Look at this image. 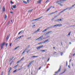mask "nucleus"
<instances>
[{
	"mask_svg": "<svg viewBox=\"0 0 75 75\" xmlns=\"http://www.w3.org/2000/svg\"><path fill=\"white\" fill-rule=\"evenodd\" d=\"M62 25V24H57L53 26V27H60Z\"/></svg>",
	"mask_w": 75,
	"mask_h": 75,
	"instance_id": "1",
	"label": "nucleus"
},
{
	"mask_svg": "<svg viewBox=\"0 0 75 75\" xmlns=\"http://www.w3.org/2000/svg\"><path fill=\"white\" fill-rule=\"evenodd\" d=\"M4 44H5V42L1 44L0 47L1 49H3V46H4Z\"/></svg>",
	"mask_w": 75,
	"mask_h": 75,
	"instance_id": "2",
	"label": "nucleus"
},
{
	"mask_svg": "<svg viewBox=\"0 0 75 75\" xmlns=\"http://www.w3.org/2000/svg\"><path fill=\"white\" fill-rule=\"evenodd\" d=\"M43 17V16H41V17H40L39 18L36 19H33V20L31 21H36V20H40V19H41V18H42Z\"/></svg>",
	"mask_w": 75,
	"mask_h": 75,
	"instance_id": "3",
	"label": "nucleus"
},
{
	"mask_svg": "<svg viewBox=\"0 0 75 75\" xmlns=\"http://www.w3.org/2000/svg\"><path fill=\"white\" fill-rule=\"evenodd\" d=\"M43 37V36H41L40 37L36 39L35 40H42V39L40 40V39H41V38H42Z\"/></svg>",
	"mask_w": 75,
	"mask_h": 75,
	"instance_id": "4",
	"label": "nucleus"
},
{
	"mask_svg": "<svg viewBox=\"0 0 75 75\" xmlns=\"http://www.w3.org/2000/svg\"><path fill=\"white\" fill-rule=\"evenodd\" d=\"M42 47H43V45H42L37 47L36 49H37V50H39L40 48H42Z\"/></svg>",
	"mask_w": 75,
	"mask_h": 75,
	"instance_id": "5",
	"label": "nucleus"
},
{
	"mask_svg": "<svg viewBox=\"0 0 75 75\" xmlns=\"http://www.w3.org/2000/svg\"><path fill=\"white\" fill-rule=\"evenodd\" d=\"M52 33V31H50L48 32H47V33L45 34V35H47V34H50V33Z\"/></svg>",
	"mask_w": 75,
	"mask_h": 75,
	"instance_id": "6",
	"label": "nucleus"
},
{
	"mask_svg": "<svg viewBox=\"0 0 75 75\" xmlns=\"http://www.w3.org/2000/svg\"><path fill=\"white\" fill-rule=\"evenodd\" d=\"M61 66H60L59 70L55 72V73H58V72H59L60 71V70H61Z\"/></svg>",
	"mask_w": 75,
	"mask_h": 75,
	"instance_id": "7",
	"label": "nucleus"
},
{
	"mask_svg": "<svg viewBox=\"0 0 75 75\" xmlns=\"http://www.w3.org/2000/svg\"><path fill=\"white\" fill-rule=\"evenodd\" d=\"M11 67H10L9 69V71L8 72V75H10V71H11Z\"/></svg>",
	"mask_w": 75,
	"mask_h": 75,
	"instance_id": "8",
	"label": "nucleus"
},
{
	"mask_svg": "<svg viewBox=\"0 0 75 75\" xmlns=\"http://www.w3.org/2000/svg\"><path fill=\"white\" fill-rule=\"evenodd\" d=\"M10 35H8L7 36L6 38V41H7V40H8V38H9V37H10Z\"/></svg>",
	"mask_w": 75,
	"mask_h": 75,
	"instance_id": "9",
	"label": "nucleus"
},
{
	"mask_svg": "<svg viewBox=\"0 0 75 75\" xmlns=\"http://www.w3.org/2000/svg\"><path fill=\"white\" fill-rule=\"evenodd\" d=\"M72 8H71V7H69L68 8H66L65 9V10H68V9H69V10H71V9Z\"/></svg>",
	"mask_w": 75,
	"mask_h": 75,
	"instance_id": "10",
	"label": "nucleus"
},
{
	"mask_svg": "<svg viewBox=\"0 0 75 75\" xmlns=\"http://www.w3.org/2000/svg\"><path fill=\"white\" fill-rule=\"evenodd\" d=\"M40 29H38L36 31H35L34 32V33H37L39 31H40Z\"/></svg>",
	"mask_w": 75,
	"mask_h": 75,
	"instance_id": "11",
	"label": "nucleus"
},
{
	"mask_svg": "<svg viewBox=\"0 0 75 75\" xmlns=\"http://www.w3.org/2000/svg\"><path fill=\"white\" fill-rule=\"evenodd\" d=\"M65 10H65V9H64L61 12H60V13H59V14H61V13H63V12L65 11Z\"/></svg>",
	"mask_w": 75,
	"mask_h": 75,
	"instance_id": "12",
	"label": "nucleus"
},
{
	"mask_svg": "<svg viewBox=\"0 0 75 75\" xmlns=\"http://www.w3.org/2000/svg\"><path fill=\"white\" fill-rule=\"evenodd\" d=\"M49 41V39H47L46 40L44 41L43 42V43H45L46 42H47V41Z\"/></svg>",
	"mask_w": 75,
	"mask_h": 75,
	"instance_id": "13",
	"label": "nucleus"
},
{
	"mask_svg": "<svg viewBox=\"0 0 75 75\" xmlns=\"http://www.w3.org/2000/svg\"><path fill=\"white\" fill-rule=\"evenodd\" d=\"M5 11H6V9H5L4 7L2 9V11L3 12H4Z\"/></svg>",
	"mask_w": 75,
	"mask_h": 75,
	"instance_id": "14",
	"label": "nucleus"
},
{
	"mask_svg": "<svg viewBox=\"0 0 75 75\" xmlns=\"http://www.w3.org/2000/svg\"><path fill=\"white\" fill-rule=\"evenodd\" d=\"M33 9H31L30 10H29L28 11V13H30V12H31V11H33Z\"/></svg>",
	"mask_w": 75,
	"mask_h": 75,
	"instance_id": "15",
	"label": "nucleus"
},
{
	"mask_svg": "<svg viewBox=\"0 0 75 75\" xmlns=\"http://www.w3.org/2000/svg\"><path fill=\"white\" fill-rule=\"evenodd\" d=\"M41 0H39L37 1L38 3V4H39V3H41Z\"/></svg>",
	"mask_w": 75,
	"mask_h": 75,
	"instance_id": "16",
	"label": "nucleus"
},
{
	"mask_svg": "<svg viewBox=\"0 0 75 75\" xmlns=\"http://www.w3.org/2000/svg\"><path fill=\"white\" fill-rule=\"evenodd\" d=\"M23 32H24V31L23 30H21V31L18 34V35H20V33H23Z\"/></svg>",
	"mask_w": 75,
	"mask_h": 75,
	"instance_id": "17",
	"label": "nucleus"
},
{
	"mask_svg": "<svg viewBox=\"0 0 75 75\" xmlns=\"http://www.w3.org/2000/svg\"><path fill=\"white\" fill-rule=\"evenodd\" d=\"M12 6L13 8H16V5H13Z\"/></svg>",
	"mask_w": 75,
	"mask_h": 75,
	"instance_id": "18",
	"label": "nucleus"
},
{
	"mask_svg": "<svg viewBox=\"0 0 75 75\" xmlns=\"http://www.w3.org/2000/svg\"><path fill=\"white\" fill-rule=\"evenodd\" d=\"M22 1H23V3L24 4H27V2H26L24 1H23V0H22Z\"/></svg>",
	"mask_w": 75,
	"mask_h": 75,
	"instance_id": "19",
	"label": "nucleus"
},
{
	"mask_svg": "<svg viewBox=\"0 0 75 75\" xmlns=\"http://www.w3.org/2000/svg\"><path fill=\"white\" fill-rule=\"evenodd\" d=\"M4 18L5 20H6V19H7V16L6 15H5Z\"/></svg>",
	"mask_w": 75,
	"mask_h": 75,
	"instance_id": "20",
	"label": "nucleus"
},
{
	"mask_svg": "<svg viewBox=\"0 0 75 75\" xmlns=\"http://www.w3.org/2000/svg\"><path fill=\"white\" fill-rule=\"evenodd\" d=\"M38 57V56H33L31 57V58H35V57Z\"/></svg>",
	"mask_w": 75,
	"mask_h": 75,
	"instance_id": "21",
	"label": "nucleus"
},
{
	"mask_svg": "<svg viewBox=\"0 0 75 75\" xmlns=\"http://www.w3.org/2000/svg\"><path fill=\"white\" fill-rule=\"evenodd\" d=\"M47 30L48 29H45L42 31V33H44L45 32V31H47Z\"/></svg>",
	"mask_w": 75,
	"mask_h": 75,
	"instance_id": "22",
	"label": "nucleus"
},
{
	"mask_svg": "<svg viewBox=\"0 0 75 75\" xmlns=\"http://www.w3.org/2000/svg\"><path fill=\"white\" fill-rule=\"evenodd\" d=\"M20 46H17L16 47L15 49H14L15 50H17V49L18 48H19Z\"/></svg>",
	"mask_w": 75,
	"mask_h": 75,
	"instance_id": "23",
	"label": "nucleus"
},
{
	"mask_svg": "<svg viewBox=\"0 0 75 75\" xmlns=\"http://www.w3.org/2000/svg\"><path fill=\"white\" fill-rule=\"evenodd\" d=\"M51 8V7H49L46 11V12H47V11H49V10H50V9Z\"/></svg>",
	"mask_w": 75,
	"mask_h": 75,
	"instance_id": "24",
	"label": "nucleus"
},
{
	"mask_svg": "<svg viewBox=\"0 0 75 75\" xmlns=\"http://www.w3.org/2000/svg\"><path fill=\"white\" fill-rule=\"evenodd\" d=\"M17 69H16L13 72V73H14L15 72H17Z\"/></svg>",
	"mask_w": 75,
	"mask_h": 75,
	"instance_id": "25",
	"label": "nucleus"
},
{
	"mask_svg": "<svg viewBox=\"0 0 75 75\" xmlns=\"http://www.w3.org/2000/svg\"><path fill=\"white\" fill-rule=\"evenodd\" d=\"M31 65V63H30L28 65V67H29L30 66V65Z\"/></svg>",
	"mask_w": 75,
	"mask_h": 75,
	"instance_id": "26",
	"label": "nucleus"
},
{
	"mask_svg": "<svg viewBox=\"0 0 75 75\" xmlns=\"http://www.w3.org/2000/svg\"><path fill=\"white\" fill-rule=\"evenodd\" d=\"M58 20L59 21H62L61 19H58Z\"/></svg>",
	"mask_w": 75,
	"mask_h": 75,
	"instance_id": "27",
	"label": "nucleus"
},
{
	"mask_svg": "<svg viewBox=\"0 0 75 75\" xmlns=\"http://www.w3.org/2000/svg\"><path fill=\"white\" fill-rule=\"evenodd\" d=\"M44 43V42H41L38 43V44H42V43Z\"/></svg>",
	"mask_w": 75,
	"mask_h": 75,
	"instance_id": "28",
	"label": "nucleus"
},
{
	"mask_svg": "<svg viewBox=\"0 0 75 75\" xmlns=\"http://www.w3.org/2000/svg\"><path fill=\"white\" fill-rule=\"evenodd\" d=\"M49 1H50V0H47L46 1V3L47 4L48 2H49Z\"/></svg>",
	"mask_w": 75,
	"mask_h": 75,
	"instance_id": "29",
	"label": "nucleus"
},
{
	"mask_svg": "<svg viewBox=\"0 0 75 75\" xmlns=\"http://www.w3.org/2000/svg\"><path fill=\"white\" fill-rule=\"evenodd\" d=\"M21 61V60H20L18 61L17 62V64H18V63H19V62H20Z\"/></svg>",
	"mask_w": 75,
	"mask_h": 75,
	"instance_id": "30",
	"label": "nucleus"
},
{
	"mask_svg": "<svg viewBox=\"0 0 75 75\" xmlns=\"http://www.w3.org/2000/svg\"><path fill=\"white\" fill-rule=\"evenodd\" d=\"M24 57H22V58L20 60L21 61H22V60H23V59H24Z\"/></svg>",
	"mask_w": 75,
	"mask_h": 75,
	"instance_id": "31",
	"label": "nucleus"
},
{
	"mask_svg": "<svg viewBox=\"0 0 75 75\" xmlns=\"http://www.w3.org/2000/svg\"><path fill=\"white\" fill-rule=\"evenodd\" d=\"M47 51V49H45V50H43V52H45L46 51Z\"/></svg>",
	"mask_w": 75,
	"mask_h": 75,
	"instance_id": "32",
	"label": "nucleus"
},
{
	"mask_svg": "<svg viewBox=\"0 0 75 75\" xmlns=\"http://www.w3.org/2000/svg\"><path fill=\"white\" fill-rule=\"evenodd\" d=\"M33 62H34V61H32L30 63L31 64H33Z\"/></svg>",
	"mask_w": 75,
	"mask_h": 75,
	"instance_id": "33",
	"label": "nucleus"
},
{
	"mask_svg": "<svg viewBox=\"0 0 75 75\" xmlns=\"http://www.w3.org/2000/svg\"><path fill=\"white\" fill-rule=\"evenodd\" d=\"M71 32H70L68 34V35H70V34H71Z\"/></svg>",
	"mask_w": 75,
	"mask_h": 75,
	"instance_id": "34",
	"label": "nucleus"
},
{
	"mask_svg": "<svg viewBox=\"0 0 75 75\" xmlns=\"http://www.w3.org/2000/svg\"><path fill=\"white\" fill-rule=\"evenodd\" d=\"M13 58H14V57H12L10 59V60H12L13 59Z\"/></svg>",
	"mask_w": 75,
	"mask_h": 75,
	"instance_id": "35",
	"label": "nucleus"
},
{
	"mask_svg": "<svg viewBox=\"0 0 75 75\" xmlns=\"http://www.w3.org/2000/svg\"><path fill=\"white\" fill-rule=\"evenodd\" d=\"M52 27H49L48 28H47V30L48 29H50V28H52Z\"/></svg>",
	"mask_w": 75,
	"mask_h": 75,
	"instance_id": "36",
	"label": "nucleus"
},
{
	"mask_svg": "<svg viewBox=\"0 0 75 75\" xmlns=\"http://www.w3.org/2000/svg\"><path fill=\"white\" fill-rule=\"evenodd\" d=\"M11 4H13V1H11Z\"/></svg>",
	"mask_w": 75,
	"mask_h": 75,
	"instance_id": "37",
	"label": "nucleus"
},
{
	"mask_svg": "<svg viewBox=\"0 0 75 75\" xmlns=\"http://www.w3.org/2000/svg\"><path fill=\"white\" fill-rule=\"evenodd\" d=\"M24 37V35H21V36H20V37H20V38H21V37Z\"/></svg>",
	"mask_w": 75,
	"mask_h": 75,
	"instance_id": "38",
	"label": "nucleus"
},
{
	"mask_svg": "<svg viewBox=\"0 0 75 75\" xmlns=\"http://www.w3.org/2000/svg\"><path fill=\"white\" fill-rule=\"evenodd\" d=\"M25 51H24L22 53V54H24V52H25Z\"/></svg>",
	"mask_w": 75,
	"mask_h": 75,
	"instance_id": "39",
	"label": "nucleus"
},
{
	"mask_svg": "<svg viewBox=\"0 0 75 75\" xmlns=\"http://www.w3.org/2000/svg\"><path fill=\"white\" fill-rule=\"evenodd\" d=\"M35 25H33L32 26V27H33H33H35Z\"/></svg>",
	"mask_w": 75,
	"mask_h": 75,
	"instance_id": "40",
	"label": "nucleus"
},
{
	"mask_svg": "<svg viewBox=\"0 0 75 75\" xmlns=\"http://www.w3.org/2000/svg\"><path fill=\"white\" fill-rule=\"evenodd\" d=\"M59 2H62V1H63V0H61L59 1Z\"/></svg>",
	"mask_w": 75,
	"mask_h": 75,
	"instance_id": "41",
	"label": "nucleus"
},
{
	"mask_svg": "<svg viewBox=\"0 0 75 75\" xmlns=\"http://www.w3.org/2000/svg\"><path fill=\"white\" fill-rule=\"evenodd\" d=\"M51 14H52V13H49V14H48V15H51Z\"/></svg>",
	"mask_w": 75,
	"mask_h": 75,
	"instance_id": "42",
	"label": "nucleus"
},
{
	"mask_svg": "<svg viewBox=\"0 0 75 75\" xmlns=\"http://www.w3.org/2000/svg\"><path fill=\"white\" fill-rule=\"evenodd\" d=\"M30 51V50H28L27 52H29V51Z\"/></svg>",
	"mask_w": 75,
	"mask_h": 75,
	"instance_id": "43",
	"label": "nucleus"
},
{
	"mask_svg": "<svg viewBox=\"0 0 75 75\" xmlns=\"http://www.w3.org/2000/svg\"><path fill=\"white\" fill-rule=\"evenodd\" d=\"M31 38V37H30H30H28V38L27 39H30V38Z\"/></svg>",
	"mask_w": 75,
	"mask_h": 75,
	"instance_id": "44",
	"label": "nucleus"
},
{
	"mask_svg": "<svg viewBox=\"0 0 75 75\" xmlns=\"http://www.w3.org/2000/svg\"><path fill=\"white\" fill-rule=\"evenodd\" d=\"M27 3H29L30 2V0H27Z\"/></svg>",
	"mask_w": 75,
	"mask_h": 75,
	"instance_id": "45",
	"label": "nucleus"
},
{
	"mask_svg": "<svg viewBox=\"0 0 75 75\" xmlns=\"http://www.w3.org/2000/svg\"><path fill=\"white\" fill-rule=\"evenodd\" d=\"M60 54H61V55L62 56V54H63V53L61 52Z\"/></svg>",
	"mask_w": 75,
	"mask_h": 75,
	"instance_id": "46",
	"label": "nucleus"
},
{
	"mask_svg": "<svg viewBox=\"0 0 75 75\" xmlns=\"http://www.w3.org/2000/svg\"><path fill=\"white\" fill-rule=\"evenodd\" d=\"M54 19H55L54 18H53L52 19V21H53V20H54Z\"/></svg>",
	"mask_w": 75,
	"mask_h": 75,
	"instance_id": "47",
	"label": "nucleus"
},
{
	"mask_svg": "<svg viewBox=\"0 0 75 75\" xmlns=\"http://www.w3.org/2000/svg\"><path fill=\"white\" fill-rule=\"evenodd\" d=\"M50 37V36L49 35L48 36H46V38H48V37Z\"/></svg>",
	"mask_w": 75,
	"mask_h": 75,
	"instance_id": "48",
	"label": "nucleus"
},
{
	"mask_svg": "<svg viewBox=\"0 0 75 75\" xmlns=\"http://www.w3.org/2000/svg\"><path fill=\"white\" fill-rule=\"evenodd\" d=\"M52 14H55V12H52Z\"/></svg>",
	"mask_w": 75,
	"mask_h": 75,
	"instance_id": "49",
	"label": "nucleus"
},
{
	"mask_svg": "<svg viewBox=\"0 0 75 75\" xmlns=\"http://www.w3.org/2000/svg\"><path fill=\"white\" fill-rule=\"evenodd\" d=\"M51 7H52L53 8H55V7H54V6H51Z\"/></svg>",
	"mask_w": 75,
	"mask_h": 75,
	"instance_id": "50",
	"label": "nucleus"
},
{
	"mask_svg": "<svg viewBox=\"0 0 75 75\" xmlns=\"http://www.w3.org/2000/svg\"><path fill=\"white\" fill-rule=\"evenodd\" d=\"M17 66H18V65H16V66H15L13 68H15V67H17Z\"/></svg>",
	"mask_w": 75,
	"mask_h": 75,
	"instance_id": "51",
	"label": "nucleus"
},
{
	"mask_svg": "<svg viewBox=\"0 0 75 75\" xmlns=\"http://www.w3.org/2000/svg\"><path fill=\"white\" fill-rule=\"evenodd\" d=\"M71 65L72 66V67H73V65H74V64H73V63H71Z\"/></svg>",
	"mask_w": 75,
	"mask_h": 75,
	"instance_id": "52",
	"label": "nucleus"
},
{
	"mask_svg": "<svg viewBox=\"0 0 75 75\" xmlns=\"http://www.w3.org/2000/svg\"><path fill=\"white\" fill-rule=\"evenodd\" d=\"M1 75H3V72H2Z\"/></svg>",
	"mask_w": 75,
	"mask_h": 75,
	"instance_id": "53",
	"label": "nucleus"
},
{
	"mask_svg": "<svg viewBox=\"0 0 75 75\" xmlns=\"http://www.w3.org/2000/svg\"><path fill=\"white\" fill-rule=\"evenodd\" d=\"M40 51H41V52H44L43 50H40Z\"/></svg>",
	"mask_w": 75,
	"mask_h": 75,
	"instance_id": "54",
	"label": "nucleus"
},
{
	"mask_svg": "<svg viewBox=\"0 0 75 75\" xmlns=\"http://www.w3.org/2000/svg\"><path fill=\"white\" fill-rule=\"evenodd\" d=\"M8 45V43H6V47H7V46Z\"/></svg>",
	"mask_w": 75,
	"mask_h": 75,
	"instance_id": "55",
	"label": "nucleus"
},
{
	"mask_svg": "<svg viewBox=\"0 0 75 75\" xmlns=\"http://www.w3.org/2000/svg\"><path fill=\"white\" fill-rule=\"evenodd\" d=\"M13 62H14V60H12V61L11 62V63H13Z\"/></svg>",
	"mask_w": 75,
	"mask_h": 75,
	"instance_id": "56",
	"label": "nucleus"
},
{
	"mask_svg": "<svg viewBox=\"0 0 75 75\" xmlns=\"http://www.w3.org/2000/svg\"><path fill=\"white\" fill-rule=\"evenodd\" d=\"M12 44V43H11L10 44V47H11V45Z\"/></svg>",
	"mask_w": 75,
	"mask_h": 75,
	"instance_id": "57",
	"label": "nucleus"
},
{
	"mask_svg": "<svg viewBox=\"0 0 75 75\" xmlns=\"http://www.w3.org/2000/svg\"><path fill=\"white\" fill-rule=\"evenodd\" d=\"M59 2V1H57L56 2V3H58V2Z\"/></svg>",
	"mask_w": 75,
	"mask_h": 75,
	"instance_id": "58",
	"label": "nucleus"
},
{
	"mask_svg": "<svg viewBox=\"0 0 75 75\" xmlns=\"http://www.w3.org/2000/svg\"><path fill=\"white\" fill-rule=\"evenodd\" d=\"M58 21V19L57 20H55L54 21H56V22H57V21Z\"/></svg>",
	"mask_w": 75,
	"mask_h": 75,
	"instance_id": "59",
	"label": "nucleus"
},
{
	"mask_svg": "<svg viewBox=\"0 0 75 75\" xmlns=\"http://www.w3.org/2000/svg\"><path fill=\"white\" fill-rule=\"evenodd\" d=\"M10 13H11V14H13V12H11V11H10Z\"/></svg>",
	"mask_w": 75,
	"mask_h": 75,
	"instance_id": "60",
	"label": "nucleus"
},
{
	"mask_svg": "<svg viewBox=\"0 0 75 75\" xmlns=\"http://www.w3.org/2000/svg\"><path fill=\"white\" fill-rule=\"evenodd\" d=\"M49 60H50V58H49L48 60L47 61V62H48Z\"/></svg>",
	"mask_w": 75,
	"mask_h": 75,
	"instance_id": "61",
	"label": "nucleus"
},
{
	"mask_svg": "<svg viewBox=\"0 0 75 75\" xmlns=\"http://www.w3.org/2000/svg\"><path fill=\"white\" fill-rule=\"evenodd\" d=\"M21 69H22V68H21V69H18V70L20 71V70H21Z\"/></svg>",
	"mask_w": 75,
	"mask_h": 75,
	"instance_id": "62",
	"label": "nucleus"
},
{
	"mask_svg": "<svg viewBox=\"0 0 75 75\" xmlns=\"http://www.w3.org/2000/svg\"><path fill=\"white\" fill-rule=\"evenodd\" d=\"M59 5H60L61 6H63V5H62V4H60Z\"/></svg>",
	"mask_w": 75,
	"mask_h": 75,
	"instance_id": "63",
	"label": "nucleus"
},
{
	"mask_svg": "<svg viewBox=\"0 0 75 75\" xmlns=\"http://www.w3.org/2000/svg\"><path fill=\"white\" fill-rule=\"evenodd\" d=\"M72 27H74V26H75V24L74 25H72V26H71Z\"/></svg>",
	"mask_w": 75,
	"mask_h": 75,
	"instance_id": "64",
	"label": "nucleus"
}]
</instances>
